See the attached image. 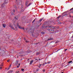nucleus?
<instances>
[{"instance_id": "f257e3e1", "label": "nucleus", "mask_w": 73, "mask_h": 73, "mask_svg": "<svg viewBox=\"0 0 73 73\" xmlns=\"http://www.w3.org/2000/svg\"><path fill=\"white\" fill-rule=\"evenodd\" d=\"M17 25V27L19 28V29H23V30H24V28L22 27H21V26H20V25H19V23H18Z\"/></svg>"}, {"instance_id": "f03ea898", "label": "nucleus", "mask_w": 73, "mask_h": 73, "mask_svg": "<svg viewBox=\"0 0 73 73\" xmlns=\"http://www.w3.org/2000/svg\"><path fill=\"white\" fill-rule=\"evenodd\" d=\"M28 1H27L25 3V5H27V7H28L29 5H31L32 4V3H29L28 5H28Z\"/></svg>"}, {"instance_id": "7ed1b4c3", "label": "nucleus", "mask_w": 73, "mask_h": 73, "mask_svg": "<svg viewBox=\"0 0 73 73\" xmlns=\"http://www.w3.org/2000/svg\"><path fill=\"white\" fill-rule=\"evenodd\" d=\"M9 27L11 28V29H13V30H15V28H14V27H13L11 25H10L9 26Z\"/></svg>"}, {"instance_id": "20e7f679", "label": "nucleus", "mask_w": 73, "mask_h": 73, "mask_svg": "<svg viewBox=\"0 0 73 73\" xmlns=\"http://www.w3.org/2000/svg\"><path fill=\"white\" fill-rule=\"evenodd\" d=\"M19 64V61H16V63L15 64V65H16V66L17 65H18Z\"/></svg>"}, {"instance_id": "39448f33", "label": "nucleus", "mask_w": 73, "mask_h": 73, "mask_svg": "<svg viewBox=\"0 0 73 73\" xmlns=\"http://www.w3.org/2000/svg\"><path fill=\"white\" fill-rule=\"evenodd\" d=\"M53 40V38H49L48 40L47 41H48V40Z\"/></svg>"}, {"instance_id": "423d86ee", "label": "nucleus", "mask_w": 73, "mask_h": 73, "mask_svg": "<svg viewBox=\"0 0 73 73\" xmlns=\"http://www.w3.org/2000/svg\"><path fill=\"white\" fill-rule=\"evenodd\" d=\"M4 6H5V4L4 3H3V4H2V5L1 6V7L2 8H3V7H4Z\"/></svg>"}, {"instance_id": "0eeeda50", "label": "nucleus", "mask_w": 73, "mask_h": 73, "mask_svg": "<svg viewBox=\"0 0 73 73\" xmlns=\"http://www.w3.org/2000/svg\"><path fill=\"white\" fill-rule=\"evenodd\" d=\"M24 40H25V42H26L27 43L29 42V41L26 40L25 38H24Z\"/></svg>"}, {"instance_id": "6e6552de", "label": "nucleus", "mask_w": 73, "mask_h": 73, "mask_svg": "<svg viewBox=\"0 0 73 73\" xmlns=\"http://www.w3.org/2000/svg\"><path fill=\"white\" fill-rule=\"evenodd\" d=\"M7 2L8 1L7 0H5L4 3L5 4H7Z\"/></svg>"}, {"instance_id": "1a4fd4ad", "label": "nucleus", "mask_w": 73, "mask_h": 73, "mask_svg": "<svg viewBox=\"0 0 73 73\" xmlns=\"http://www.w3.org/2000/svg\"><path fill=\"white\" fill-rule=\"evenodd\" d=\"M33 61V60H31L30 62V64L31 65V64H32Z\"/></svg>"}, {"instance_id": "9d476101", "label": "nucleus", "mask_w": 73, "mask_h": 73, "mask_svg": "<svg viewBox=\"0 0 73 73\" xmlns=\"http://www.w3.org/2000/svg\"><path fill=\"white\" fill-rule=\"evenodd\" d=\"M43 19H44V18H42L41 19H40V20H39V22H41V21H42V20Z\"/></svg>"}, {"instance_id": "9b49d317", "label": "nucleus", "mask_w": 73, "mask_h": 73, "mask_svg": "<svg viewBox=\"0 0 73 73\" xmlns=\"http://www.w3.org/2000/svg\"><path fill=\"white\" fill-rule=\"evenodd\" d=\"M4 27V28H5V27L6 26V25L5 24H3L2 25Z\"/></svg>"}, {"instance_id": "f8f14e48", "label": "nucleus", "mask_w": 73, "mask_h": 73, "mask_svg": "<svg viewBox=\"0 0 73 73\" xmlns=\"http://www.w3.org/2000/svg\"><path fill=\"white\" fill-rule=\"evenodd\" d=\"M40 52H37L36 53V55H37V56H38V55L39 54H40Z\"/></svg>"}, {"instance_id": "ddd939ff", "label": "nucleus", "mask_w": 73, "mask_h": 73, "mask_svg": "<svg viewBox=\"0 0 73 73\" xmlns=\"http://www.w3.org/2000/svg\"><path fill=\"white\" fill-rule=\"evenodd\" d=\"M36 18H35V19H34L33 21H32V23H34V22H35V20H36Z\"/></svg>"}, {"instance_id": "4468645a", "label": "nucleus", "mask_w": 73, "mask_h": 73, "mask_svg": "<svg viewBox=\"0 0 73 73\" xmlns=\"http://www.w3.org/2000/svg\"><path fill=\"white\" fill-rule=\"evenodd\" d=\"M15 19H16V20H17V16L15 17Z\"/></svg>"}, {"instance_id": "2eb2a0df", "label": "nucleus", "mask_w": 73, "mask_h": 73, "mask_svg": "<svg viewBox=\"0 0 73 73\" xmlns=\"http://www.w3.org/2000/svg\"><path fill=\"white\" fill-rule=\"evenodd\" d=\"M71 62H72V60H71V61H69V62H68V63H69V64H70V63H71Z\"/></svg>"}, {"instance_id": "dca6fc26", "label": "nucleus", "mask_w": 73, "mask_h": 73, "mask_svg": "<svg viewBox=\"0 0 73 73\" xmlns=\"http://www.w3.org/2000/svg\"><path fill=\"white\" fill-rule=\"evenodd\" d=\"M42 71L43 72H45V69H44L42 70Z\"/></svg>"}, {"instance_id": "f3484780", "label": "nucleus", "mask_w": 73, "mask_h": 73, "mask_svg": "<svg viewBox=\"0 0 73 73\" xmlns=\"http://www.w3.org/2000/svg\"><path fill=\"white\" fill-rule=\"evenodd\" d=\"M13 25H14V26L15 27L16 29H17V27H16V25H15V24L14 23Z\"/></svg>"}, {"instance_id": "a211bd4d", "label": "nucleus", "mask_w": 73, "mask_h": 73, "mask_svg": "<svg viewBox=\"0 0 73 73\" xmlns=\"http://www.w3.org/2000/svg\"><path fill=\"white\" fill-rule=\"evenodd\" d=\"M3 66V63H2L1 64V65H0V66Z\"/></svg>"}, {"instance_id": "6ab92c4d", "label": "nucleus", "mask_w": 73, "mask_h": 73, "mask_svg": "<svg viewBox=\"0 0 73 73\" xmlns=\"http://www.w3.org/2000/svg\"><path fill=\"white\" fill-rule=\"evenodd\" d=\"M21 70H22V71L24 72V69L22 68V69Z\"/></svg>"}, {"instance_id": "aec40b11", "label": "nucleus", "mask_w": 73, "mask_h": 73, "mask_svg": "<svg viewBox=\"0 0 73 73\" xmlns=\"http://www.w3.org/2000/svg\"><path fill=\"white\" fill-rule=\"evenodd\" d=\"M20 72L19 71H17L16 72V73H19Z\"/></svg>"}, {"instance_id": "412c9836", "label": "nucleus", "mask_w": 73, "mask_h": 73, "mask_svg": "<svg viewBox=\"0 0 73 73\" xmlns=\"http://www.w3.org/2000/svg\"><path fill=\"white\" fill-rule=\"evenodd\" d=\"M10 72L11 73H13V70H10Z\"/></svg>"}, {"instance_id": "4be33fe9", "label": "nucleus", "mask_w": 73, "mask_h": 73, "mask_svg": "<svg viewBox=\"0 0 73 73\" xmlns=\"http://www.w3.org/2000/svg\"><path fill=\"white\" fill-rule=\"evenodd\" d=\"M41 33L42 34V35H44V34H45V33L44 32H42Z\"/></svg>"}, {"instance_id": "5701e85b", "label": "nucleus", "mask_w": 73, "mask_h": 73, "mask_svg": "<svg viewBox=\"0 0 73 73\" xmlns=\"http://www.w3.org/2000/svg\"><path fill=\"white\" fill-rule=\"evenodd\" d=\"M49 28H55V27H52L51 26H49Z\"/></svg>"}, {"instance_id": "b1692460", "label": "nucleus", "mask_w": 73, "mask_h": 73, "mask_svg": "<svg viewBox=\"0 0 73 73\" xmlns=\"http://www.w3.org/2000/svg\"><path fill=\"white\" fill-rule=\"evenodd\" d=\"M60 17H61V15H60V16H59V17H58V19H59V18H60Z\"/></svg>"}, {"instance_id": "393cba45", "label": "nucleus", "mask_w": 73, "mask_h": 73, "mask_svg": "<svg viewBox=\"0 0 73 73\" xmlns=\"http://www.w3.org/2000/svg\"><path fill=\"white\" fill-rule=\"evenodd\" d=\"M11 71L10 70H9L8 71V73H11Z\"/></svg>"}, {"instance_id": "a878e982", "label": "nucleus", "mask_w": 73, "mask_h": 73, "mask_svg": "<svg viewBox=\"0 0 73 73\" xmlns=\"http://www.w3.org/2000/svg\"><path fill=\"white\" fill-rule=\"evenodd\" d=\"M21 12H24V9H22L21 11Z\"/></svg>"}, {"instance_id": "bb28decb", "label": "nucleus", "mask_w": 73, "mask_h": 73, "mask_svg": "<svg viewBox=\"0 0 73 73\" xmlns=\"http://www.w3.org/2000/svg\"><path fill=\"white\" fill-rule=\"evenodd\" d=\"M73 9V7L71 8V9H70V11H72V10Z\"/></svg>"}, {"instance_id": "cd10ccee", "label": "nucleus", "mask_w": 73, "mask_h": 73, "mask_svg": "<svg viewBox=\"0 0 73 73\" xmlns=\"http://www.w3.org/2000/svg\"><path fill=\"white\" fill-rule=\"evenodd\" d=\"M68 50L67 49H64L65 52H66V50Z\"/></svg>"}, {"instance_id": "c85d7f7f", "label": "nucleus", "mask_w": 73, "mask_h": 73, "mask_svg": "<svg viewBox=\"0 0 73 73\" xmlns=\"http://www.w3.org/2000/svg\"><path fill=\"white\" fill-rule=\"evenodd\" d=\"M13 12H15V10L14 9H13Z\"/></svg>"}, {"instance_id": "c756f323", "label": "nucleus", "mask_w": 73, "mask_h": 73, "mask_svg": "<svg viewBox=\"0 0 73 73\" xmlns=\"http://www.w3.org/2000/svg\"><path fill=\"white\" fill-rule=\"evenodd\" d=\"M11 65H12L11 64L9 66V68H11Z\"/></svg>"}, {"instance_id": "7c9ffc66", "label": "nucleus", "mask_w": 73, "mask_h": 73, "mask_svg": "<svg viewBox=\"0 0 73 73\" xmlns=\"http://www.w3.org/2000/svg\"><path fill=\"white\" fill-rule=\"evenodd\" d=\"M50 62H48L47 64H49V63H50Z\"/></svg>"}, {"instance_id": "2f4dec72", "label": "nucleus", "mask_w": 73, "mask_h": 73, "mask_svg": "<svg viewBox=\"0 0 73 73\" xmlns=\"http://www.w3.org/2000/svg\"><path fill=\"white\" fill-rule=\"evenodd\" d=\"M64 16H67V14H65Z\"/></svg>"}, {"instance_id": "473e14b6", "label": "nucleus", "mask_w": 73, "mask_h": 73, "mask_svg": "<svg viewBox=\"0 0 73 73\" xmlns=\"http://www.w3.org/2000/svg\"><path fill=\"white\" fill-rule=\"evenodd\" d=\"M11 15H14V14H13V13H11Z\"/></svg>"}, {"instance_id": "72a5a7b5", "label": "nucleus", "mask_w": 73, "mask_h": 73, "mask_svg": "<svg viewBox=\"0 0 73 73\" xmlns=\"http://www.w3.org/2000/svg\"><path fill=\"white\" fill-rule=\"evenodd\" d=\"M58 50L56 52H58V50Z\"/></svg>"}, {"instance_id": "f704fd0d", "label": "nucleus", "mask_w": 73, "mask_h": 73, "mask_svg": "<svg viewBox=\"0 0 73 73\" xmlns=\"http://www.w3.org/2000/svg\"><path fill=\"white\" fill-rule=\"evenodd\" d=\"M17 68H19V66H17Z\"/></svg>"}, {"instance_id": "c9c22d12", "label": "nucleus", "mask_w": 73, "mask_h": 73, "mask_svg": "<svg viewBox=\"0 0 73 73\" xmlns=\"http://www.w3.org/2000/svg\"><path fill=\"white\" fill-rule=\"evenodd\" d=\"M9 61H10V60H7V62H9Z\"/></svg>"}, {"instance_id": "e433bc0d", "label": "nucleus", "mask_w": 73, "mask_h": 73, "mask_svg": "<svg viewBox=\"0 0 73 73\" xmlns=\"http://www.w3.org/2000/svg\"><path fill=\"white\" fill-rule=\"evenodd\" d=\"M18 65L19 66H20V64L19 63V64H18Z\"/></svg>"}, {"instance_id": "4c0bfd02", "label": "nucleus", "mask_w": 73, "mask_h": 73, "mask_svg": "<svg viewBox=\"0 0 73 73\" xmlns=\"http://www.w3.org/2000/svg\"><path fill=\"white\" fill-rule=\"evenodd\" d=\"M42 65V64H40L39 65V66H41Z\"/></svg>"}, {"instance_id": "58836bf2", "label": "nucleus", "mask_w": 73, "mask_h": 73, "mask_svg": "<svg viewBox=\"0 0 73 73\" xmlns=\"http://www.w3.org/2000/svg\"><path fill=\"white\" fill-rule=\"evenodd\" d=\"M69 17H71V15H70Z\"/></svg>"}, {"instance_id": "ea45409f", "label": "nucleus", "mask_w": 73, "mask_h": 73, "mask_svg": "<svg viewBox=\"0 0 73 73\" xmlns=\"http://www.w3.org/2000/svg\"><path fill=\"white\" fill-rule=\"evenodd\" d=\"M38 67H39V68H40L41 67H40V66H38Z\"/></svg>"}, {"instance_id": "a19ab883", "label": "nucleus", "mask_w": 73, "mask_h": 73, "mask_svg": "<svg viewBox=\"0 0 73 73\" xmlns=\"http://www.w3.org/2000/svg\"><path fill=\"white\" fill-rule=\"evenodd\" d=\"M7 70H9V68H8L7 69Z\"/></svg>"}, {"instance_id": "79ce46f5", "label": "nucleus", "mask_w": 73, "mask_h": 73, "mask_svg": "<svg viewBox=\"0 0 73 73\" xmlns=\"http://www.w3.org/2000/svg\"><path fill=\"white\" fill-rule=\"evenodd\" d=\"M36 71H38V70H36Z\"/></svg>"}, {"instance_id": "37998d69", "label": "nucleus", "mask_w": 73, "mask_h": 73, "mask_svg": "<svg viewBox=\"0 0 73 73\" xmlns=\"http://www.w3.org/2000/svg\"><path fill=\"white\" fill-rule=\"evenodd\" d=\"M2 68V67H0V69H1Z\"/></svg>"}, {"instance_id": "c03bdc74", "label": "nucleus", "mask_w": 73, "mask_h": 73, "mask_svg": "<svg viewBox=\"0 0 73 73\" xmlns=\"http://www.w3.org/2000/svg\"><path fill=\"white\" fill-rule=\"evenodd\" d=\"M38 44V43H37L36 44L37 45V44Z\"/></svg>"}, {"instance_id": "a18cd8bd", "label": "nucleus", "mask_w": 73, "mask_h": 73, "mask_svg": "<svg viewBox=\"0 0 73 73\" xmlns=\"http://www.w3.org/2000/svg\"><path fill=\"white\" fill-rule=\"evenodd\" d=\"M36 60H37V59H36L35 60V61H36Z\"/></svg>"}, {"instance_id": "49530a36", "label": "nucleus", "mask_w": 73, "mask_h": 73, "mask_svg": "<svg viewBox=\"0 0 73 73\" xmlns=\"http://www.w3.org/2000/svg\"><path fill=\"white\" fill-rule=\"evenodd\" d=\"M42 24V23L40 24V25H41Z\"/></svg>"}, {"instance_id": "de8ad7c7", "label": "nucleus", "mask_w": 73, "mask_h": 73, "mask_svg": "<svg viewBox=\"0 0 73 73\" xmlns=\"http://www.w3.org/2000/svg\"><path fill=\"white\" fill-rule=\"evenodd\" d=\"M23 51H21V52H23Z\"/></svg>"}, {"instance_id": "09e8293b", "label": "nucleus", "mask_w": 73, "mask_h": 73, "mask_svg": "<svg viewBox=\"0 0 73 73\" xmlns=\"http://www.w3.org/2000/svg\"><path fill=\"white\" fill-rule=\"evenodd\" d=\"M20 56H21V57H22L23 56V55H20Z\"/></svg>"}, {"instance_id": "8fccbe9b", "label": "nucleus", "mask_w": 73, "mask_h": 73, "mask_svg": "<svg viewBox=\"0 0 73 73\" xmlns=\"http://www.w3.org/2000/svg\"><path fill=\"white\" fill-rule=\"evenodd\" d=\"M45 64H47V63L45 62Z\"/></svg>"}, {"instance_id": "3c124183", "label": "nucleus", "mask_w": 73, "mask_h": 73, "mask_svg": "<svg viewBox=\"0 0 73 73\" xmlns=\"http://www.w3.org/2000/svg\"><path fill=\"white\" fill-rule=\"evenodd\" d=\"M37 61H38V60L37 59Z\"/></svg>"}, {"instance_id": "603ef678", "label": "nucleus", "mask_w": 73, "mask_h": 73, "mask_svg": "<svg viewBox=\"0 0 73 73\" xmlns=\"http://www.w3.org/2000/svg\"><path fill=\"white\" fill-rule=\"evenodd\" d=\"M41 60V59H38V60Z\"/></svg>"}, {"instance_id": "864d4df0", "label": "nucleus", "mask_w": 73, "mask_h": 73, "mask_svg": "<svg viewBox=\"0 0 73 73\" xmlns=\"http://www.w3.org/2000/svg\"><path fill=\"white\" fill-rule=\"evenodd\" d=\"M72 13H73V11H72Z\"/></svg>"}, {"instance_id": "5fc2aeb1", "label": "nucleus", "mask_w": 73, "mask_h": 73, "mask_svg": "<svg viewBox=\"0 0 73 73\" xmlns=\"http://www.w3.org/2000/svg\"><path fill=\"white\" fill-rule=\"evenodd\" d=\"M16 1H17V0H15Z\"/></svg>"}, {"instance_id": "6e6d98bb", "label": "nucleus", "mask_w": 73, "mask_h": 73, "mask_svg": "<svg viewBox=\"0 0 73 73\" xmlns=\"http://www.w3.org/2000/svg\"><path fill=\"white\" fill-rule=\"evenodd\" d=\"M42 65H44V63Z\"/></svg>"}, {"instance_id": "4d7b16f0", "label": "nucleus", "mask_w": 73, "mask_h": 73, "mask_svg": "<svg viewBox=\"0 0 73 73\" xmlns=\"http://www.w3.org/2000/svg\"><path fill=\"white\" fill-rule=\"evenodd\" d=\"M47 26H46V28H47Z\"/></svg>"}, {"instance_id": "13d9d810", "label": "nucleus", "mask_w": 73, "mask_h": 73, "mask_svg": "<svg viewBox=\"0 0 73 73\" xmlns=\"http://www.w3.org/2000/svg\"><path fill=\"white\" fill-rule=\"evenodd\" d=\"M61 73H64V72H62Z\"/></svg>"}, {"instance_id": "bf43d9fd", "label": "nucleus", "mask_w": 73, "mask_h": 73, "mask_svg": "<svg viewBox=\"0 0 73 73\" xmlns=\"http://www.w3.org/2000/svg\"><path fill=\"white\" fill-rule=\"evenodd\" d=\"M52 28V29H54V28Z\"/></svg>"}, {"instance_id": "052dcab7", "label": "nucleus", "mask_w": 73, "mask_h": 73, "mask_svg": "<svg viewBox=\"0 0 73 73\" xmlns=\"http://www.w3.org/2000/svg\"><path fill=\"white\" fill-rule=\"evenodd\" d=\"M68 65H66V66H67Z\"/></svg>"}, {"instance_id": "680f3d73", "label": "nucleus", "mask_w": 73, "mask_h": 73, "mask_svg": "<svg viewBox=\"0 0 73 73\" xmlns=\"http://www.w3.org/2000/svg\"><path fill=\"white\" fill-rule=\"evenodd\" d=\"M20 53H22V52H20Z\"/></svg>"}, {"instance_id": "e2e57ef3", "label": "nucleus", "mask_w": 73, "mask_h": 73, "mask_svg": "<svg viewBox=\"0 0 73 73\" xmlns=\"http://www.w3.org/2000/svg\"><path fill=\"white\" fill-rule=\"evenodd\" d=\"M60 24H62V23H60Z\"/></svg>"}, {"instance_id": "0e129e2a", "label": "nucleus", "mask_w": 73, "mask_h": 73, "mask_svg": "<svg viewBox=\"0 0 73 73\" xmlns=\"http://www.w3.org/2000/svg\"><path fill=\"white\" fill-rule=\"evenodd\" d=\"M32 36H33V34H32Z\"/></svg>"}, {"instance_id": "69168bd1", "label": "nucleus", "mask_w": 73, "mask_h": 73, "mask_svg": "<svg viewBox=\"0 0 73 73\" xmlns=\"http://www.w3.org/2000/svg\"><path fill=\"white\" fill-rule=\"evenodd\" d=\"M17 58L19 57V56H17Z\"/></svg>"}, {"instance_id": "338daca9", "label": "nucleus", "mask_w": 73, "mask_h": 73, "mask_svg": "<svg viewBox=\"0 0 73 73\" xmlns=\"http://www.w3.org/2000/svg\"><path fill=\"white\" fill-rule=\"evenodd\" d=\"M1 48H0V50H1Z\"/></svg>"}, {"instance_id": "774afa93", "label": "nucleus", "mask_w": 73, "mask_h": 73, "mask_svg": "<svg viewBox=\"0 0 73 73\" xmlns=\"http://www.w3.org/2000/svg\"><path fill=\"white\" fill-rule=\"evenodd\" d=\"M56 43H57L56 42H55V44H56Z\"/></svg>"}]
</instances>
